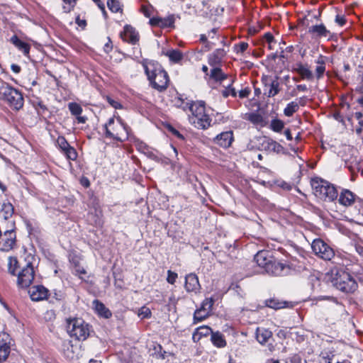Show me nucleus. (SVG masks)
Returning a JSON list of instances; mask_svg holds the SVG:
<instances>
[{"instance_id": "f257e3e1", "label": "nucleus", "mask_w": 363, "mask_h": 363, "mask_svg": "<svg viewBox=\"0 0 363 363\" xmlns=\"http://www.w3.org/2000/svg\"><path fill=\"white\" fill-rule=\"evenodd\" d=\"M327 277L333 286L343 292L352 293L357 288L356 281L348 272L344 270H331L330 273L327 274Z\"/></svg>"}, {"instance_id": "f03ea898", "label": "nucleus", "mask_w": 363, "mask_h": 363, "mask_svg": "<svg viewBox=\"0 0 363 363\" xmlns=\"http://www.w3.org/2000/svg\"><path fill=\"white\" fill-rule=\"evenodd\" d=\"M0 100L6 102L15 110L21 109L24 104L21 92L0 79Z\"/></svg>"}, {"instance_id": "7ed1b4c3", "label": "nucleus", "mask_w": 363, "mask_h": 363, "mask_svg": "<svg viewBox=\"0 0 363 363\" xmlns=\"http://www.w3.org/2000/svg\"><path fill=\"white\" fill-rule=\"evenodd\" d=\"M311 186L314 195L326 201H333L337 198L336 188L328 182L315 178L311 180Z\"/></svg>"}, {"instance_id": "20e7f679", "label": "nucleus", "mask_w": 363, "mask_h": 363, "mask_svg": "<svg viewBox=\"0 0 363 363\" xmlns=\"http://www.w3.org/2000/svg\"><path fill=\"white\" fill-rule=\"evenodd\" d=\"M67 332L71 337L77 340H85L89 336L90 328L83 319L69 318L66 320Z\"/></svg>"}, {"instance_id": "39448f33", "label": "nucleus", "mask_w": 363, "mask_h": 363, "mask_svg": "<svg viewBox=\"0 0 363 363\" xmlns=\"http://www.w3.org/2000/svg\"><path fill=\"white\" fill-rule=\"evenodd\" d=\"M145 73L152 87L160 91L167 89L169 82L167 73L160 66H145Z\"/></svg>"}, {"instance_id": "423d86ee", "label": "nucleus", "mask_w": 363, "mask_h": 363, "mask_svg": "<svg viewBox=\"0 0 363 363\" xmlns=\"http://www.w3.org/2000/svg\"><path fill=\"white\" fill-rule=\"evenodd\" d=\"M189 122L199 129L206 130L211 125V118L206 114L203 101H199L194 111L189 115Z\"/></svg>"}, {"instance_id": "0eeeda50", "label": "nucleus", "mask_w": 363, "mask_h": 363, "mask_svg": "<svg viewBox=\"0 0 363 363\" xmlns=\"http://www.w3.org/2000/svg\"><path fill=\"white\" fill-rule=\"evenodd\" d=\"M104 128L106 138L117 140H121L120 135L122 132H127L126 127L120 118H118L116 121L113 118H109L108 123L105 124Z\"/></svg>"}, {"instance_id": "6e6552de", "label": "nucleus", "mask_w": 363, "mask_h": 363, "mask_svg": "<svg viewBox=\"0 0 363 363\" xmlns=\"http://www.w3.org/2000/svg\"><path fill=\"white\" fill-rule=\"evenodd\" d=\"M33 266L30 262H26L18 273V285L22 288L29 286L34 279Z\"/></svg>"}, {"instance_id": "1a4fd4ad", "label": "nucleus", "mask_w": 363, "mask_h": 363, "mask_svg": "<svg viewBox=\"0 0 363 363\" xmlns=\"http://www.w3.org/2000/svg\"><path fill=\"white\" fill-rule=\"evenodd\" d=\"M311 248L316 255L325 260H330L335 255L333 250L320 239L314 240Z\"/></svg>"}, {"instance_id": "9d476101", "label": "nucleus", "mask_w": 363, "mask_h": 363, "mask_svg": "<svg viewBox=\"0 0 363 363\" xmlns=\"http://www.w3.org/2000/svg\"><path fill=\"white\" fill-rule=\"evenodd\" d=\"M16 233L14 230H6L0 235V250L8 252L16 245Z\"/></svg>"}, {"instance_id": "9b49d317", "label": "nucleus", "mask_w": 363, "mask_h": 363, "mask_svg": "<svg viewBox=\"0 0 363 363\" xmlns=\"http://www.w3.org/2000/svg\"><path fill=\"white\" fill-rule=\"evenodd\" d=\"M57 144L67 159L71 160H75L77 159V153L75 149L69 145L65 137L59 136L57 139Z\"/></svg>"}, {"instance_id": "f8f14e48", "label": "nucleus", "mask_w": 363, "mask_h": 363, "mask_svg": "<svg viewBox=\"0 0 363 363\" xmlns=\"http://www.w3.org/2000/svg\"><path fill=\"white\" fill-rule=\"evenodd\" d=\"M121 38L125 42L136 44L139 40V35L136 30L130 25H125L123 31L120 33Z\"/></svg>"}, {"instance_id": "ddd939ff", "label": "nucleus", "mask_w": 363, "mask_h": 363, "mask_svg": "<svg viewBox=\"0 0 363 363\" xmlns=\"http://www.w3.org/2000/svg\"><path fill=\"white\" fill-rule=\"evenodd\" d=\"M287 270L288 267L286 264L277 261L274 257L273 261L270 262L264 271L266 273L271 275L281 276L284 275Z\"/></svg>"}, {"instance_id": "4468645a", "label": "nucleus", "mask_w": 363, "mask_h": 363, "mask_svg": "<svg viewBox=\"0 0 363 363\" xmlns=\"http://www.w3.org/2000/svg\"><path fill=\"white\" fill-rule=\"evenodd\" d=\"M48 290L42 285H36L30 288L28 293L32 301H40L48 296Z\"/></svg>"}, {"instance_id": "2eb2a0df", "label": "nucleus", "mask_w": 363, "mask_h": 363, "mask_svg": "<svg viewBox=\"0 0 363 363\" xmlns=\"http://www.w3.org/2000/svg\"><path fill=\"white\" fill-rule=\"evenodd\" d=\"M274 257L271 252L267 250H260L255 256V261L259 267L265 269L273 261Z\"/></svg>"}, {"instance_id": "dca6fc26", "label": "nucleus", "mask_w": 363, "mask_h": 363, "mask_svg": "<svg viewBox=\"0 0 363 363\" xmlns=\"http://www.w3.org/2000/svg\"><path fill=\"white\" fill-rule=\"evenodd\" d=\"M184 288L187 292L197 294L201 289L198 277L195 274H189L185 277Z\"/></svg>"}, {"instance_id": "f3484780", "label": "nucleus", "mask_w": 363, "mask_h": 363, "mask_svg": "<svg viewBox=\"0 0 363 363\" xmlns=\"http://www.w3.org/2000/svg\"><path fill=\"white\" fill-rule=\"evenodd\" d=\"M357 196L350 190L342 189L339 194L338 203L345 206H351L355 201Z\"/></svg>"}, {"instance_id": "a211bd4d", "label": "nucleus", "mask_w": 363, "mask_h": 363, "mask_svg": "<svg viewBox=\"0 0 363 363\" xmlns=\"http://www.w3.org/2000/svg\"><path fill=\"white\" fill-rule=\"evenodd\" d=\"M233 141V134L231 130L225 131L218 135L215 138V142L223 147H228Z\"/></svg>"}, {"instance_id": "6ab92c4d", "label": "nucleus", "mask_w": 363, "mask_h": 363, "mask_svg": "<svg viewBox=\"0 0 363 363\" xmlns=\"http://www.w3.org/2000/svg\"><path fill=\"white\" fill-rule=\"evenodd\" d=\"M308 32L314 38H328L330 33L323 24L314 25L308 28Z\"/></svg>"}, {"instance_id": "aec40b11", "label": "nucleus", "mask_w": 363, "mask_h": 363, "mask_svg": "<svg viewBox=\"0 0 363 363\" xmlns=\"http://www.w3.org/2000/svg\"><path fill=\"white\" fill-rule=\"evenodd\" d=\"M213 330L207 325L199 327L194 332L192 339L194 342H198L203 337H206L211 335Z\"/></svg>"}, {"instance_id": "412c9836", "label": "nucleus", "mask_w": 363, "mask_h": 363, "mask_svg": "<svg viewBox=\"0 0 363 363\" xmlns=\"http://www.w3.org/2000/svg\"><path fill=\"white\" fill-rule=\"evenodd\" d=\"M10 41L16 47L18 50L22 52L24 55L27 56L29 54L30 46L29 44L20 40L16 35H13Z\"/></svg>"}, {"instance_id": "4be33fe9", "label": "nucleus", "mask_w": 363, "mask_h": 363, "mask_svg": "<svg viewBox=\"0 0 363 363\" xmlns=\"http://www.w3.org/2000/svg\"><path fill=\"white\" fill-rule=\"evenodd\" d=\"M8 340L9 335L4 334V337L0 340V362L5 361L10 353V346L6 342Z\"/></svg>"}, {"instance_id": "5701e85b", "label": "nucleus", "mask_w": 363, "mask_h": 363, "mask_svg": "<svg viewBox=\"0 0 363 363\" xmlns=\"http://www.w3.org/2000/svg\"><path fill=\"white\" fill-rule=\"evenodd\" d=\"M211 340L213 345L216 347L223 348L226 346V340L224 335L218 331L212 332Z\"/></svg>"}, {"instance_id": "b1692460", "label": "nucleus", "mask_w": 363, "mask_h": 363, "mask_svg": "<svg viewBox=\"0 0 363 363\" xmlns=\"http://www.w3.org/2000/svg\"><path fill=\"white\" fill-rule=\"evenodd\" d=\"M93 305L94 306L95 311L99 315L105 318H108L111 316V312L105 306L104 303L99 301L94 300L93 301Z\"/></svg>"}, {"instance_id": "393cba45", "label": "nucleus", "mask_w": 363, "mask_h": 363, "mask_svg": "<svg viewBox=\"0 0 363 363\" xmlns=\"http://www.w3.org/2000/svg\"><path fill=\"white\" fill-rule=\"evenodd\" d=\"M272 332L267 329L263 328H258L257 329L256 338L257 341L262 345L266 343L268 341V340L272 337Z\"/></svg>"}, {"instance_id": "a878e982", "label": "nucleus", "mask_w": 363, "mask_h": 363, "mask_svg": "<svg viewBox=\"0 0 363 363\" xmlns=\"http://www.w3.org/2000/svg\"><path fill=\"white\" fill-rule=\"evenodd\" d=\"M266 87H269L267 92V96L272 97L277 95L279 92V82L277 79H273L269 84H265Z\"/></svg>"}, {"instance_id": "bb28decb", "label": "nucleus", "mask_w": 363, "mask_h": 363, "mask_svg": "<svg viewBox=\"0 0 363 363\" xmlns=\"http://www.w3.org/2000/svg\"><path fill=\"white\" fill-rule=\"evenodd\" d=\"M199 104V101L194 102V101H177V106L181 108L184 111H190L191 113H192L195 108L197 107V105Z\"/></svg>"}, {"instance_id": "cd10ccee", "label": "nucleus", "mask_w": 363, "mask_h": 363, "mask_svg": "<svg viewBox=\"0 0 363 363\" xmlns=\"http://www.w3.org/2000/svg\"><path fill=\"white\" fill-rule=\"evenodd\" d=\"M296 72L303 79L311 80L313 79L312 72L307 67L303 65H298L297 66Z\"/></svg>"}, {"instance_id": "c85d7f7f", "label": "nucleus", "mask_w": 363, "mask_h": 363, "mask_svg": "<svg viewBox=\"0 0 363 363\" xmlns=\"http://www.w3.org/2000/svg\"><path fill=\"white\" fill-rule=\"evenodd\" d=\"M224 52L223 50H216L208 59L209 64L211 65H216L220 62L222 57H223Z\"/></svg>"}, {"instance_id": "c756f323", "label": "nucleus", "mask_w": 363, "mask_h": 363, "mask_svg": "<svg viewBox=\"0 0 363 363\" xmlns=\"http://www.w3.org/2000/svg\"><path fill=\"white\" fill-rule=\"evenodd\" d=\"M23 264H19V262L16 257H9L8 262L9 271L11 274L15 275L18 267L21 268Z\"/></svg>"}, {"instance_id": "7c9ffc66", "label": "nucleus", "mask_w": 363, "mask_h": 363, "mask_svg": "<svg viewBox=\"0 0 363 363\" xmlns=\"http://www.w3.org/2000/svg\"><path fill=\"white\" fill-rule=\"evenodd\" d=\"M211 78L216 81H223L227 78L226 75L222 72L219 67H214L211 70Z\"/></svg>"}, {"instance_id": "2f4dec72", "label": "nucleus", "mask_w": 363, "mask_h": 363, "mask_svg": "<svg viewBox=\"0 0 363 363\" xmlns=\"http://www.w3.org/2000/svg\"><path fill=\"white\" fill-rule=\"evenodd\" d=\"M14 208L11 203H4L1 207V213L5 219L11 218L13 214Z\"/></svg>"}, {"instance_id": "473e14b6", "label": "nucleus", "mask_w": 363, "mask_h": 363, "mask_svg": "<svg viewBox=\"0 0 363 363\" xmlns=\"http://www.w3.org/2000/svg\"><path fill=\"white\" fill-rule=\"evenodd\" d=\"M209 315L210 314L208 312L199 308L196 309L194 313V323H196L198 322H201L205 320Z\"/></svg>"}, {"instance_id": "72a5a7b5", "label": "nucleus", "mask_w": 363, "mask_h": 363, "mask_svg": "<svg viewBox=\"0 0 363 363\" xmlns=\"http://www.w3.org/2000/svg\"><path fill=\"white\" fill-rule=\"evenodd\" d=\"M267 147L270 151H272L277 154L285 153V150L284 147L279 143L274 140H271L268 143Z\"/></svg>"}, {"instance_id": "f704fd0d", "label": "nucleus", "mask_w": 363, "mask_h": 363, "mask_svg": "<svg viewBox=\"0 0 363 363\" xmlns=\"http://www.w3.org/2000/svg\"><path fill=\"white\" fill-rule=\"evenodd\" d=\"M298 104L297 102L291 101L287 104L284 110V113L286 116H291L294 113L298 110Z\"/></svg>"}, {"instance_id": "c9c22d12", "label": "nucleus", "mask_w": 363, "mask_h": 363, "mask_svg": "<svg viewBox=\"0 0 363 363\" xmlns=\"http://www.w3.org/2000/svg\"><path fill=\"white\" fill-rule=\"evenodd\" d=\"M166 55L174 62H179L183 57L182 53L179 50H169L167 52Z\"/></svg>"}, {"instance_id": "e433bc0d", "label": "nucleus", "mask_w": 363, "mask_h": 363, "mask_svg": "<svg viewBox=\"0 0 363 363\" xmlns=\"http://www.w3.org/2000/svg\"><path fill=\"white\" fill-rule=\"evenodd\" d=\"M269 127L273 131L280 133L284 128V123L281 120L274 118L272 120Z\"/></svg>"}, {"instance_id": "4c0bfd02", "label": "nucleus", "mask_w": 363, "mask_h": 363, "mask_svg": "<svg viewBox=\"0 0 363 363\" xmlns=\"http://www.w3.org/2000/svg\"><path fill=\"white\" fill-rule=\"evenodd\" d=\"M214 301L212 297L206 298L203 301L200 308L211 314Z\"/></svg>"}, {"instance_id": "58836bf2", "label": "nucleus", "mask_w": 363, "mask_h": 363, "mask_svg": "<svg viewBox=\"0 0 363 363\" xmlns=\"http://www.w3.org/2000/svg\"><path fill=\"white\" fill-rule=\"evenodd\" d=\"M323 59V56H320L317 61L318 66L315 68V72H316L317 77L318 79L320 78L323 75L325 70V63H324Z\"/></svg>"}, {"instance_id": "ea45409f", "label": "nucleus", "mask_w": 363, "mask_h": 363, "mask_svg": "<svg viewBox=\"0 0 363 363\" xmlns=\"http://www.w3.org/2000/svg\"><path fill=\"white\" fill-rule=\"evenodd\" d=\"M233 80H230L229 84H227L225 89L222 91V95L223 97L227 98L229 96H232L235 97L237 95V92L232 86Z\"/></svg>"}, {"instance_id": "a19ab883", "label": "nucleus", "mask_w": 363, "mask_h": 363, "mask_svg": "<svg viewBox=\"0 0 363 363\" xmlns=\"http://www.w3.org/2000/svg\"><path fill=\"white\" fill-rule=\"evenodd\" d=\"M285 304H286V303L279 302V301L275 300V299H269L266 301V305L268 307L274 308V309H280V308H285L286 307Z\"/></svg>"}, {"instance_id": "79ce46f5", "label": "nucleus", "mask_w": 363, "mask_h": 363, "mask_svg": "<svg viewBox=\"0 0 363 363\" xmlns=\"http://www.w3.org/2000/svg\"><path fill=\"white\" fill-rule=\"evenodd\" d=\"M68 108L71 113L74 116H79L81 115V113H82V106L77 103H69L68 104Z\"/></svg>"}, {"instance_id": "37998d69", "label": "nucleus", "mask_w": 363, "mask_h": 363, "mask_svg": "<svg viewBox=\"0 0 363 363\" xmlns=\"http://www.w3.org/2000/svg\"><path fill=\"white\" fill-rule=\"evenodd\" d=\"M107 6L112 12H118L121 9L120 2L118 0H108Z\"/></svg>"}, {"instance_id": "c03bdc74", "label": "nucleus", "mask_w": 363, "mask_h": 363, "mask_svg": "<svg viewBox=\"0 0 363 363\" xmlns=\"http://www.w3.org/2000/svg\"><path fill=\"white\" fill-rule=\"evenodd\" d=\"M64 5L62 6L65 13H69L75 6L77 0H62Z\"/></svg>"}, {"instance_id": "a18cd8bd", "label": "nucleus", "mask_w": 363, "mask_h": 363, "mask_svg": "<svg viewBox=\"0 0 363 363\" xmlns=\"http://www.w3.org/2000/svg\"><path fill=\"white\" fill-rule=\"evenodd\" d=\"M151 315V311L149 309V308L143 306L141 307L138 311V316L143 319V318H147L150 317Z\"/></svg>"}, {"instance_id": "49530a36", "label": "nucleus", "mask_w": 363, "mask_h": 363, "mask_svg": "<svg viewBox=\"0 0 363 363\" xmlns=\"http://www.w3.org/2000/svg\"><path fill=\"white\" fill-rule=\"evenodd\" d=\"M153 7L151 4L148 5H143L141 6L140 11L144 14L145 16L149 18L152 15V11Z\"/></svg>"}, {"instance_id": "de8ad7c7", "label": "nucleus", "mask_w": 363, "mask_h": 363, "mask_svg": "<svg viewBox=\"0 0 363 363\" xmlns=\"http://www.w3.org/2000/svg\"><path fill=\"white\" fill-rule=\"evenodd\" d=\"M174 24L173 17H168L167 18H161L160 27L166 28L171 27Z\"/></svg>"}, {"instance_id": "09e8293b", "label": "nucleus", "mask_w": 363, "mask_h": 363, "mask_svg": "<svg viewBox=\"0 0 363 363\" xmlns=\"http://www.w3.org/2000/svg\"><path fill=\"white\" fill-rule=\"evenodd\" d=\"M248 48V44L245 42H242L235 45V50L238 53H243Z\"/></svg>"}, {"instance_id": "8fccbe9b", "label": "nucleus", "mask_w": 363, "mask_h": 363, "mask_svg": "<svg viewBox=\"0 0 363 363\" xmlns=\"http://www.w3.org/2000/svg\"><path fill=\"white\" fill-rule=\"evenodd\" d=\"M177 277L178 275L177 273L172 272L171 270H168L167 281L168 283L174 284V282L176 281Z\"/></svg>"}, {"instance_id": "3c124183", "label": "nucleus", "mask_w": 363, "mask_h": 363, "mask_svg": "<svg viewBox=\"0 0 363 363\" xmlns=\"http://www.w3.org/2000/svg\"><path fill=\"white\" fill-rule=\"evenodd\" d=\"M108 103L115 108H121L122 107L121 104L117 101H115L111 98H108Z\"/></svg>"}, {"instance_id": "603ef678", "label": "nucleus", "mask_w": 363, "mask_h": 363, "mask_svg": "<svg viewBox=\"0 0 363 363\" xmlns=\"http://www.w3.org/2000/svg\"><path fill=\"white\" fill-rule=\"evenodd\" d=\"M264 38L268 44H272L274 41V36L270 33H265Z\"/></svg>"}, {"instance_id": "864d4df0", "label": "nucleus", "mask_w": 363, "mask_h": 363, "mask_svg": "<svg viewBox=\"0 0 363 363\" xmlns=\"http://www.w3.org/2000/svg\"><path fill=\"white\" fill-rule=\"evenodd\" d=\"M161 22V18H152L150 20V23L153 26H160Z\"/></svg>"}, {"instance_id": "5fc2aeb1", "label": "nucleus", "mask_w": 363, "mask_h": 363, "mask_svg": "<svg viewBox=\"0 0 363 363\" xmlns=\"http://www.w3.org/2000/svg\"><path fill=\"white\" fill-rule=\"evenodd\" d=\"M76 23L82 27V28H85V26H86V22L85 20H83V19H80L79 16H77L76 18Z\"/></svg>"}, {"instance_id": "6e6d98bb", "label": "nucleus", "mask_w": 363, "mask_h": 363, "mask_svg": "<svg viewBox=\"0 0 363 363\" xmlns=\"http://www.w3.org/2000/svg\"><path fill=\"white\" fill-rule=\"evenodd\" d=\"M335 22L342 26L345 23V19L343 16L337 15L335 18Z\"/></svg>"}, {"instance_id": "4d7b16f0", "label": "nucleus", "mask_w": 363, "mask_h": 363, "mask_svg": "<svg viewBox=\"0 0 363 363\" xmlns=\"http://www.w3.org/2000/svg\"><path fill=\"white\" fill-rule=\"evenodd\" d=\"M301 358L298 354L293 355L290 359L291 363H301Z\"/></svg>"}, {"instance_id": "13d9d810", "label": "nucleus", "mask_w": 363, "mask_h": 363, "mask_svg": "<svg viewBox=\"0 0 363 363\" xmlns=\"http://www.w3.org/2000/svg\"><path fill=\"white\" fill-rule=\"evenodd\" d=\"M249 94H250V91L248 89H242L239 92V96L241 99L245 98V97L248 96Z\"/></svg>"}, {"instance_id": "bf43d9fd", "label": "nucleus", "mask_w": 363, "mask_h": 363, "mask_svg": "<svg viewBox=\"0 0 363 363\" xmlns=\"http://www.w3.org/2000/svg\"><path fill=\"white\" fill-rule=\"evenodd\" d=\"M11 69L16 74H18L21 69V67L16 64H12L11 65Z\"/></svg>"}, {"instance_id": "052dcab7", "label": "nucleus", "mask_w": 363, "mask_h": 363, "mask_svg": "<svg viewBox=\"0 0 363 363\" xmlns=\"http://www.w3.org/2000/svg\"><path fill=\"white\" fill-rule=\"evenodd\" d=\"M99 6V8L105 13V6L104 4L101 2L100 0H93Z\"/></svg>"}, {"instance_id": "680f3d73", "label": "nucleus", "mask_w": 363, "mask_h": 363, "mask_svg": "<svg viewBox=\"0 0 363 363\" xmlns=\"http://www.w3.org/2000/svg\"><path fill=\"white\" fill-rule=\"evenodd\" d=\"M77 116V121L79 123H85L86 121V117L85 116H81L80 115L76 116Z\"/></svg>"}, {"instance_id": "e2e57ef3", "label": "nucleus", "mask_w": 363, "mask_h": 363, "mask_svg": "<svg viewBox=\"0 0 363 363\" xmlns=\"http://www.w3.org/2000/svg\"><path fill=\"white\" fill-rule=\"evenodd\" d=\"M284 133V135L286 136V139L288 140H292V138H292V135H291V131H290L289 129L285 130Z\"/></svg>"}, {"instance_id": "0e129e2a", "label": "nucleus", "mask_w": 363, "mask_h": 363, "mask_svg": "<svg viewBox=\"0 0 363 363\" xmlns=\"http://www.w3.org/2000/svg\"><path fill=\"white\" fill-rule=\"evenodd\" d=\"M112 50V45L111 43H107L104 45V50L106 52H109Z\"/></svg>"}, {"instance_id": "69168bd1", "label": "nucleus", "mask_w": 363, "mask_h": 363, "mask_svg": "<svg viewBox=\"0 0 363 363\" xmlns=\"http://www.w3.org/2000/svg\"><path fill=\"white\" fill-rule=\"evenodd\" d=\"M216 32H217V29L216 28H213L212 30H211L208 33V36L209 38H214V35L216 34Z\"/></svg>"}, {"instance_id": "338daca9", "label": "nucleus", "mask_w": 363, "mask_h": 363, "mask_svg": "<svg viewBox=\"0 0 363 363\" xmlns=\"http://www.w3.org/2000/svg\"><path fill=\"white\" fill-rule=\"evenodd\" d=\"M298 91H307V86L305 84H299L296 86Z\"/></svg>"}, {"instance_id": "774afa93", "label": "nucleus", "mask_w": 363, "mask_h": 363, "mask_svg": "<svg viewBox=\"0 0 363 363\" xmlns=\"http://www.w3.org/2000/svg\"><path fill=\"white\" fill-rule=\"evenodd\" d=\"M208 37L206 34H201L200 35V40L203 43L207 42Z\"/></svg>"}]
</instances>
